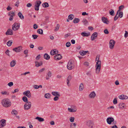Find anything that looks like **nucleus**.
<instances>
[{
  "mask_svg": "<svg viewBox=\"0 0 128 128\" xmlns=\"http://www.w3.org/2000/svg\"><path fill=\"white\" fill-rule=\"evenodd\" d=\"M99 57L100 56L98 55L96 56V63L95 66L96 68V72L97 74L99 73L101 68V61L99 60Z\"/></svg>",
  "mask_w": 128,
  "mask_h": 128,
  "instance_id": "nucleus-1",
  "label": "nucleus"
},
{
  "mask_svg": "<svg viewBox=\"0 0 128 128\" xmlns=\"http://www.w3.org/2000/svg\"><path fill=\"white\" fill-rule=\"evenodd\" d=\"M2 103L3 106L5 107H9L11 105V102L8 98L3 99L2 102Z\"/></svg>",
  "mask_w": 128,
  "mask_h": 128,
  "instance_id": "nucleus-2",
  "label": "nucleus"
},
{
  "mask_svg": "<svg viewBox=\"0 0 128 128\" xmlns=\"http://www.w3.org/2000/svg\"><path fill=\"white\" fill-rule=\"evenodd\" d=\"M74 61L72 60H70L68 63L67 68L69 70H71L73 69L74 67Z\"/></svg>",
  "mask_w": 128,
  "mask_h": 128,
  "instance_id": "nucleus-3",
  "label": "nucleus"
},
{
  "mask_svg": "<svg viewBox=\"0 0 128 128\" xmlns=\"http://www.w3.org/2000/svg\"><path fill=\"white\" fill-rule=\"evenodd\" d=\"M106 122L107 123L109 124H110L112 123L113 125H116V121L114 120V118L112 117L108 118L106 119Z\"/></svg>",
  "mask_w": 128,
  "mask_h": 128,
  "instance_id": "nucleus-4",
  "label": "nucleus"
},
{
  "mask_svg": "<svg viewBox=\"0 0 128 128\" xmlns=\"http://www.w3.org/2000/svg\"><path fill=\"white\" fill-rule=\"evenodd\" d=\"M41 3V2L40 0H36V1L34 5V9L35 10H39V7Z\"/></svg>",
  "mask_w": 128,
  "mask_h": 128,
  "instance_id": "nucleus-5",
  "label": "nucleus"
},
{
  "mask_svg": "<svg viewBox=\"0 0 128 128\" xmlns=\"http://www.w3.org/2000/svg\"><path fill=\"white\" fill-rule=\"evenodd\" d=\"M86 125L89 128H92L93 124H94L93 122L91 120H88L86 121L85 122Z\"/></svg>",
  "mask_w": 128,
  "mask_h": 128,
  "instance_id": "nucleus-6",
  "label": "nucleus"
},
{
  "mask_svg": "<svg viewBox=\"0 0 128 128\" xmlns=\"http://www.w3.org/2000/svg\"><path fill=\"white\" fill-rule=\"evenodd\" d=\"M31 106V103L30 102H26L24 105V109L25 110H28L30 108Z\"/></svg>",
  "mask_w": 128,
  "mask_h": 128,
  "instance_id": "nucleus-7",
  "label": "nucleus"
},
{
  "mask_svg": "<svg viewBox=\"0 0 128 128\" xmlns=\"http://www.w3.org/2000/svg\"><path fill=\"white\" fill-rule=\"evenodd\" d=\"M20 23H15L12 26V29L14 30H18L20 26Z\"/></svg>",
  "mask_w": 128,
  "mask_h": 128,
  "instance_id": "nucleus-8",
  "label": "nucleus"
},
{
  "mask_svg": "<svg viewBox=\"0 0 128 128\" xmlns=\"http://www.w3.org/2000/svg\"><path fill=\"white\" fill-rule=\"evenodd\" d=\"M71 108H68V111L71 112H75L77 110L76 106H71Z\"/></svg>",
  "mask_w": 128,
  "mask_h": 128,
  "instance_id": "nucleus-9",
  "label": "nucleus"
},
{
  "mask_svg": "<svg viewBox=\"0 0 128 128\" xmlns=\"http://www.w3.org/2000/svg\"><path fill=\"white\" fill-rule=\"evenodd\" d=\"M116 42L113 40H110L109 42V47L110 49H113L114 47V45Z\"/></svg>",
  "mask_w": 128,
  "mask_h": 128,
  "instance_id": "nucleus-10",
  "label": "nucleus"
},
{
  "mask_svg": "<svg viewBox=\"0 0 128 128\" xmlns=\"http://www.w3.org/2000/svg\"><path fill=\"white\" fill-rule=\"evenodd\" d=\"M12 50L16 52H19L22 50V46H20L13 48Z\"/></svg>",
  "mask_w": 128,
  "mask_h": 128,
  "instance_id": "nucleus-11",
  "label": "nucleus"
},
{
  "mask_svg": "<svg viewBox=\"0 0 128 128\" xmlns=\"http://www.w3.org/2000/svg\"><path fill=\"white\" fill-rule=\"evenodd\" d=\"M23 94L24 95L27 96L28 98H30L31 96V94L29 90H27L24 92Z\"/></svg>",
  "mask_w": 128,
  "mask_h": 128,
  "instance_id": "nucleus-12",
  "label": "nucleus"
},
{
  "mask_svg": "<svg viewBox=\"0 0 128 128\" xmlns=\"http://www.w3.org/2000/svg\"><path fill=\"white\" fill-rule=\"evenodd\" d=\"M6 120L3 119L0 121V128H2L6 124Z\"/></svg>",
  "mask_w": 128,
  "mask_h": 128,
  "instance_id": "nucleus-13",
  "label": "nucleus"
},
{
  "mask_svg": "<svg viewBox=\"0 0 128 128\" xmlns=\"http://www.w3.org/2000/svg\"><path fill=\"white\" fill-rule=\"evenodd\" d=\"M98 33L97 32H95L92 35L91 37V39L92 40H94L95 39L94 38H96L97 37Z\"/></svg>",
  "mask_w": 128,
  "mask_h": 128,
  "instance_id": "nucleus-14",
  "label": "nucleus"
},
{
  "mask_svg": "<svg viewBox=\"0 0 128 128\" xmlns=\"http://www.w3.org/2000/svg\"><path fill=\"white\" fill-rule=\"evenodd\" d=\"M62 58V56L60 54H58L55 56L54 57V59L56 60H59Z\"/></svg>",
  "mask_w": 128,
  "mask_h": 128,
  "instance_id": "nucleus-15",
  "label": "nucleus"
},
{
  "mask_svg": "<svg viewBox=\"0 0 128 128\" xmlns=\"http://www.w3.org/2000/svg\"><path fill=\"white\" fill-rule=\"evenodd\" d=\"M58 53V51L56 49H54L52 50L50 52V54L52 55H54L57 54Z\"/></svg>",
  "mask_w": 128,
  "mask_h": 128,
  "instance_id": "nucleus-16",
  "label": "nucleus"
},
{
  "mask_svg": "<svg viewBox=\"0 0 128 128\" xmlns=\"http://www.w3.org/2000/svg\"><path fill=\"white\" fill-rule=\"evenodd\" d=\"M6 35H12L13 34L12 30L10 29H8L6 33Z\"/></svg>",
  "mask_w": 128,
  "mask_h": 128,
  "instance_id": "nucleus-17",
  "label": "nucleus"
},
{
  "mask_svg": "<svg viewBox=\"0 0 128 128\" xmlns=\"http://www.w3.org/2000/svg\"><path fill=\"white\" fill-rule=\"evenodd\" d=\"M52 73L50 71H49L47 73L46 77V80H48L51 76Z\"/></svg>",
  "mask_w": 128,
  "mask_h": 128,
  "instance_id": "nucleus-18",
  "label": "nucleus"
},
{
  "mask_svg": "<svg viewBox=\"0 0 128 128\" xmlns=\"http://www.w3.org/2000/svg\"><path fill=\"white\" fill-rule=\"evenodd\" d=\"M119 98L121 100H126L128 99V96L123 94L119 96H118Z\"/></svg>",
  "mask_w": 128,
  "mask_h": 128,
  "instance_id": "nucleus-19",
  "label": "nucleus"
},
{
  "mask_svg": "<svg viewBox=\"0 0 128 128\" xmlns=\"http://www.w3.org/2000/svg\"><path fill=\"white\" fill-rule=\"evenodd\" d=\"M102 21L104 23L107 24H108L109 21L108 20V19L104 17H103L102 18Z\"/></svg>",
  "mask_w": 128,
  "mask_h": 128,
  "instance_id": "nucleus-20",
  "label": "nucleus"
},
{
  "mask_svg": "<svg viewBox=\"0 0 128 128\" xmlns=\"http://www.w3.org/2000/svg\"><path fill=\"white\" fill-rule=\"evenodd\" d=\"M81 34L83 36L87 37L90 36V32L86 33L85 32H82Z\"/></svg>",
  "mask_w": 128,
  "mask_h": 128,
  "instance_id": "nucleus-21",
  "label": "nucleus"
},
{
  "mask_svg": "<svg viewBox=\"0 0 128 128\" xmlns=\"http://www.w3.org/2000/svg\"><path fill=\"white\" fill-rule=\"evenodd\" d=\"M96 95L95 92L94 91L91 92L89 95V97L90 98H94Z\"/></svg>",
  "mask_w": 128,
  "mask_h": 128,
  "instance_id": "nucleus-22",
  "label": "nucleus"
},
{
  "mask_svg": "<svg viewBox=\"0 0 128 128\" xmlns=\"http://www.w3.org/2000/svg\"><path fill=\"white\" fill-rule=\"evenodd\" d=\"M52 94L53 96H60V94L58 92H52Z\"/></svg>",
  "mask_w": 128,
  "mask_h": 128,
  "instance_id": "nucleus-23",
  "label": "nucleus"
},
{
  "mask_svg": "<svg viewBox=\"0 0 128 128\" xmlns=\"http://www.w3.org/2000/svg\"><path fill=\"white\" fill-rule=\"evenodd\" d=\"M35 66L36 67H38L41 65L42 64V61H40V62H35Z\"/></svg>",
  "mask_w": 128,
  "mask_h": 128,
  "instance_id": "nucleus-24",
  "label": "nucleus"
},
{
  "mask_svg": "<svg viewBox=\"0 0 128 128\" xmlns=\"http://www.w3.org/2000/svg\"><path fill=\"white\" fill-rule=\"evenodd\" d=\"M35 119L37 120L40 122H42L44 121L43 118L38 116L36 117Z\"/></svg>",
  "mask_w": 128,
  "mask_h": 128,
  "instance_id": "nucleus-25",
  "label": "nucleus"
},
{
  "mask_svg": "<svg viewBox=\"0 0 128 128\" xmlns=\"http://www.w3.org/2000/svg\"><path fill=\"white\" fill-rule=\"evenodd\" d=\"M10 66L11 67H14L16 64V61L13 60L10 62Z\"/></svg>",
  "mask_w": 128,
  "mask_h": 128,
  "instance_id": "nucleus-26",
  "label": "nucleus"
},
{
  "mask_svg": "<svg viewBox=\"0 0 128 128\" xmlns=\"http://www.w3.org/2000/svg\"><path fill=\"white\" fill-rule=\"evenodd\" d=\"M8 15L10 16V17L13 18V16L15 15L14 12H10L8 13Z\"/></svg>",
  "mask_w": 128,
  "mask_h": 128,
  "instance_id": "nucleus-27",
  "label": "nucleus"
},
{
  "mask_svg": "<svg viewBox=\"0 0 128 128\" xmlns=\"http://www.w3.org/2000/svg\"><path fill=\"white\" fill-rule=\"evenodd\" d=\"M18 15L21 19L23 20L24 19V16L21 12H19L18 13Z\"/></svg>",
  "mask_w": 128,
  "mask_h": 128,
  "instance_id": "nucleus-28",
  "label": "nucleus"
},
{
  "mask_svg": "<svg viewBox=\"0 0 128 128\" xmlns=\"http://www.w3.org/2000/svg\"><path fill=\"white\" fill-rule=\"evenodd\" d=\"M44 58L46 60H48L50 58V56L46 53L44 54Z\"/></svg>",
  "mask_w": 128,
  "mask_h": 128,
  "instance_id": "nucleus-29",
  "label": "nucleus"
},
{
  "mask_svg": "<svg viewBox=\"0 0 128 128\" xmlns=\"http://www.w3.org/2000/svg\"><path fill=\"white\" fill-rule=\"evenodd\" d=\"M88 52V51H82V52H79V53L80 54L84 56Z\"/></svg>",
  "mask_w": 128,
  "mask_h": 128,
  "instance_id": "nucleus-30",
  "label": "nucleus"
},
{
  "mask_svg": "<svg viewBox=\"0 0 128 128\" xmlns=\"http://www.w3.org/2000/svg\"><path fill=\"white\" fill-rule=\"evenodd\" d=\"M42 6L44 7L45 8H47L49 6L47 2H44L42 4Z\"/></svg>",
  "mask_w": 128,
  "mask_h": 128,
  "instance_id": "nucleus-31",
  "label": "nucleus"
},
{
  "mask_svg": "<svg viewBox=\"0 0 128 128\" xmlns=\"http://www.w3.org/2000/svg\"><path fill=\"white\" fill-rule=\"evenodd\" d=\"M76 123H71L70 125V127L71 128H76Z\"/></svg>",
  "mask_w": 128,
  "mask_h": 128,
  "instance_id": "nucleus-32",
  "label": "nucleus"
},
{
  "mask_svg": "<svg viewBox=\"0 0 128 128\" xmlns=\"http://www.w3.org/2000/svg\"><path fill=\"white\" fill-rule=\"evenodd\" d=\"M84 89V85L82 83H81L79 86V90L80 91H82Z\"/></svg>",
  "mask_w": 128,
  "mask_h": 128,
  "instance_id": "nucleus-33",
  "label": "nucleus"
},
{
  "mask_svg": "<svg viewBox=\"0 0 128 128\" xmlns=\"http://www.w3.org/2000/svg\"><path fill=\"white\" fill-rule=\"evenodd\" d=\"M80 21L79 18H75L73 22L74 23H78Z\"/></svg>",
  "mask_w": 128,
  "mask_h": 128,
  "instance_id": "nucleus-34",
  "label": "nucleus"
},
{
  "mask_svg": "<svg viewBox=\"0 0 128 128\" xmlns=\"http://www.w3.org/2000/svg\"><path fill=\"white\" fill-rule=\"evenodd\" d=\"M50 96L51 95L49 93L46 94L44 95L45 97L47 98H50Z\"/></svg>",
  "mask_w": 128,
  "mask_h": 128,
  "instance_id": "nucleus-35",
  "label": "nucleus"
},
{
  "mask_svg": "<svg viewBox=\"0 0 128 128\" xmlns=\"http://www.w3.org/2000/svg\"><path fill=\"white\" fill-rule=\"evenodd\" d=\"M119 106L120 108L123 109L124 107V104L123 103H120L119 104Z\"/></svg>",
  "mask_w": 128,
  "mask_h": 128,
  "instance_id": "nucleus-36",
  "label": "nucleus"
},
{
  "mask_svg": "<svg viewBox=\"0 0 128 128\" xmlns=\"http://www.w3.org/2000/svg\"><path fill=\"white\" fill-rule=\"evenodd\" d=\"M60 27V25L59 24H57L56 26L55 27V29L54 30V31L56 32L58 30L59 28Z\"/></svg>",
  "mask_w": 128,
  "mask_h": 128,
  "instance_id": "nucleus-37",
  "label": "nucleus"
},
{
  "mask_svg": "<svg viewBox=\"0 0 128 128\" xmlns=\"http://www.w3.org/2000/svg\"><path fill=\"white\" fill-rule=\"evenodd\" d=\"M23 100L25 102H28L27 98L26 96H24L22 98Z\"/></svg>",
  "mask_w": 128,
  "mask_h": 128,
  "instance_id": "nucleus-38",
  "label": "nucleus"
},
{
  "mask_svg": "<svg viewBox=\"0 0 128 128\" xmlns=\"http://www.w3.org/2000/svg\"><path fill=\"white\" fill-rule=\"evenodd\" d=\"M37 32L40 34H43V30L42 29H38L37 31Z\"/></svg>",
  "mask_w": 128,
  "mask_h": 128,
  "instance_id": "nucleus-39",
  "label": "nucleus"
},
{
  "mask_svg": "<svg viewBox=\"0 0 128 128\" xmlns=\"http://www.w3.org/2000/svg\"><path fill=\"white\" fill-rule=\"evenodd\" d=\"M82 22L84 23V24L86 25L88 24V22L87 20L85 19H84L82 20Z\"/></svg>",
  "mask_w": 128,
  "mask_h": 128,
  "instance_id": "nucleus-40",
  "label": "nucleus"
},
{
  "mask_svg": "<svg viewBox=\"0 0 128 128\" xmlns=\"http://www.w3.org/2000/svg\"><path fill=\"white\" fill-rule=\"evenodd\" d=\"M12 43V40H9L7 43V44L8 46H10Z\"/></svg>",
  "mask_w": 128,
  "mask_h": 128,
  "instance_id": "nucleus-41",
  "label": "nucleus"
},
{
  "mask_svg": "<svg viewBox=\"0 0 128 128\" xmlns=\"http://www.w3.org/2000/svg\"><path fill=\"white\" fill-rule=\"evenodd\" d=\"M18 112L16 110H13L12 112V114H14V115H16L17 114Z\"/></svg>",
  "mask_w": 128,
  "mask_h": 128,
  "instance_id": "nucleus-42",
  "label": "nucleus"
},
{
  "mask_svg": "<svg viewBox=\"0 0 128 128\" xmlns=\"http://www.w3.org/2000/svg\"><path fill=\"white\" fill-rule=\"evenodd\" d=\"M111 11H109V14H110L112 16H113L114 15V11L112 9L110 10Z\"/></svg>",
  "mask_w": 128,
  "mask_h": 128,
  "instance_id": "nucleus-43",
  "label": "nucleus"
},
{
  "mask_svg": "<svg viewBox=\"0 0 128 128\" xmlns=\"http://www.w3.org/2000/svg\"><path fill=\"white\" fill-rule=\"evenodd\" d=\"M1 94L2 95H8L9 94V93L8 92L6 91L1 92Z\"/></svg>",
  "mask_w": 128,
  "mask_h": 128,
  "instance_id": "nucleus-44",
  "label": "nucleus"
},
{
  "mask_svg": "<svg viewBox=\"0 0 128 128\" xmlns=\"http://www.w3.org/2000/svg\"><path fill=\"white\" fill-rule=\"evenodd\" d=\"M74 15L73 14H71L69 15L68 17V19L70 20H72L73 19L72 16H73Z\"/></svg>",
  "mask_w": 128,
  "mask_h": 128,
  "instance_id": "nucleus-45",
  "label": "nucleus"
},
{
  "mask_svg": "<svg viewBox=\"0 0 128 128\" xmlns=\"http://www.w3.org/2000/svg\"><path fill=\"white\" fill-rule=\"evenodd\" d=\"M123 12H120V13H119V14L118 16L120 18H122L123 16Z\"/></svg>",
  "mask_w": 128,
  "mask_h": 128,
  "instance_id": "nucleus-46",
  "label": "nucleus"
},
{
  "mask_svg": "<svg viewBox=\"0 0 128 128\" xmlns=\"http://www.w3.org/2000/svg\"><path fill=\"white\" fill-rule=\"evenodd\" d=\"M113 102L114 104H116L117 103V98H115L113 101Z\"/></svg>",
  "mask_w": 128,
  "mask_h": 128,
  "instance_id": "nucleus-47",
  "label": "nucleus"
},
{
  "mask_svg": "<svg viewBox=\"0 0 128 128\" xmlns=\"http://www.w3.org/2000/svg\"><path fill=\"white\" fill-rule=\"evenodd\" d=\"M70 45L71 44L70 42H68L66 44V46L67 47H70Z\"/></svg>",
  "mask_w": 128,
  "mask_h": 128,
  "instance_id": "nucleus-48",
  "label": "nucleus"
},
{
  "mask_svg": "<svg viewBox=\"0 0 128 128\" xmlns=\"http://www.w3.org/2000/svg\"><path fill=\"white\" fill-rule=\"evenodd\" d=\"M74 117H71L70 118V121L71 122H73L74 121Z\"/></svg>",
  "mask_w": 128,
  "mask_h": 128,
  "instance_id": "nucleus-49",
  "label": "nucleus"
},
{
  "mask_svg": "<svg viewBox=\"0 0 128 128\" xmlns=\"http://www.w3.org/2000/svg\"><path fill=\"white\" fill-rule=\"evenodd\" d=\"M8 84L10 87H11L13 85V83L12 82H10L8 83Z\"/></svg>",
  "mask_w": 128,
  "mask_h": 128,
  "instance_id": "nucleus-50",
  "label": "nucleus"
},
{
  "mask_svg": "<svg viewBox=\"0 0 128 128\" xmlns=\"http://www.w3.org/2000/svg\"><path fill=\"white\" fill-rule=\"evenodd\" d=\"M38 36L37 35H36L34 34L32 35V37L34 39H35L37 38Z\"/></svg>",
  "mask_w": 128,
  "mask_h": 128,
  "instance_id": "nucleus-51",
  "label": "nucleus"
},
{
  "mask_svg": "<svg viewBox=\"0 0 128 128\" xmlns=\"http://www.w3.org/2000/svg\"><path fill=\"white\" fill-rule=\"evenodd\" d=\"M58 97V96H55L54 98V100L55 101L58 100L59 99Z\"/></svg>",
  "mask_w": 128,
  "mask_h": 128,
  "instance_id": "nucleus-52",
  "label": "nucleus"
},
{
  "mask_svg": "<svg viewBox=\"0 0 128 128\" xmlns=\"http://www.w3.org/2000/svg\"><path fill=\"white\" fill-rule=\"evenodd\" d=\"M9 51L8 50H7L5 52V53L8 56H10V55L9 54Z\"/></svg>",
  "mask_w": 128,
  "mask_h": 128,
  "instance_id": "nucleus-53",
  "label": "nucleus"
},
{
  "mask_svg": "<svg viewBox=\"0 0 128 128\" xmlns=\"http://www.w3.org/2000/svg\"><path fill=\"white\" fill-rule=\"evenodd\" d=\"M70 35V33H68L67 34H66L64 36V38H66L68 37V36Z\"/></svg>",
  "mask_w": 128,
  "mask_h": 128,
  "instance_id": "nucleus-54",
  "label": "nucleus"
},
{
  "mask_svg": "<svg viewBox=\"0 0 128 128\" xmlns=\"http://www.w3.org/2000/svg\"><path fill=\"white\" fill-rule=\"evenodd\" d=\"M104 33L106 34H108L109 33V32L108 31V30L107 29H105L104 30Z\"/></svg>",
  "mask_w": 128,
  "mask_h": 128,
  "instance_id": "nucleus-55",
  "label": "nucleus"
},
{
  "mask_svg": "<svg viewBox=\"0 0 128 128\" xmlns=\"http://www.w3.org/2000/svg\"><path fill=\"white\" fill-rule=\"evenodd\" d=\"M38 28V26L36 24H34L33 26V28L34 29H36L37 28Z\"/></svg>",
  "mask_w": 128,
  "mask_h": 128,
  "instance_id": "nucleus-56",
  "label": "nucleus"
},
{
  "mask_svg": "<svg viewBox=\"0 0 128 128\" xmlns=\"http://www.w3.org/2000/svg\"><path fill=\"white\" fill-rule=\"evenodd\" d=\"M72 78V76H69L67 80V81H70Z\"/></svg>",
  "mask_w": 128,
  "mask_h": 128,
  "instance_id": "nucleus-57",
  "label": "nucleus"
},
{
  "mask_svg": "<svg viewBox=\"0 0 128 128\" xmlns=\"http://www.w3.org/2000/svg\"><path fill=\"white\" fill-rule=\"evenodd\" d=\"M128 36V32L125 31V33L124 34V36L125 38H126Z\"/></svg>",
  "mask_w": 128,
  "mask_h": 128,
  "instance_id": "nucleus-58",
  "label": "nucleus"
},
{
  "mask_svg": "<svg viewBox=\"0 0 128 128\" xmlns=\"http://www.w3.org/2000/svg\"><path fill=\"white\" fill-rule=\"evenodd\" d=\"M119 17V16L118 15V16L117 15H116L114 18V20H116L118 19Z\"/></svg>",
  "mask_w": 128,
  "mask_h": 128,
  "instance_id": "nucleus-59",
  "label": "nucleus"
},
{
  "mask_svg": "<svg viewBox=\"0 0 128 128\" xmlns=\"http://www.w3.org/2000/svg\"><path fill=\"white\" fill-rule=\"evenodd\" d=\"M19 4V1L18 0L17 1V2L15 4V6H16L18 7V6Z\"/></svg>",
  "mask_w": 128,
  "mask_h": 128,
  "instance_id": "nucleus-60",
  "label": "nucleus"
},
{
  "mask_svg": "<svg viewBox=\"0 0 128 128\" xmlns=\"http://www.w3.org/2000/svg\"><path fill=\"white\" fill-rule=\"evenodd\" d=\"M7 10L8 11H10L12 9V8L10 6H8L6 8Z\"/></svg>",
  "mask_w": 128,
  "mask_h": 128,
  "instance_id": "nucleus-61",
  "label": "nucleus"
},
{
  "mask_svg": "<svg viewBox=\"0 0 128 128\" xmlns=\"http://www.w3.org/2000/svg\"><path fill=\"white\" fill-rule=\"evenodd\" d=\"M84 64L86 66H89V63L88 62H84Z\"/></svg>",
  "mask_w": 128,
  "mask_h": 128,
  "instance_id": "nucleus-62",
  "label": "nucleus"
},
{
  "mask_svg": "<svg viewBox=\"0 0 128 128\" xmlns=\"http://www.w3.org/2000/svg\"><path fill=\"white\" fill-rule=\"evenodd\" d=\"M18 90H19L18 89H16L14 90V91L12 92L13 93H15L18 92Z\"/></svg>",
  "mask_w": 128,
  "mask_h": 128,
  "instance_id": "nucleus-63",
  "label": "nucleus"
},
{
  "mask_svg": "<svg viewBox=\"0 0 128 128\" xmlns=\"http://www.w3.org/2000/svg\"><path fill=\"white\" fill-rule=\"evenodd\" d=\"M34 88L36 89H38L39 88L38 86L35 85L33 86Z\"/></svg>",
  "mask_w": 128,
  "mask_h": 128,
  "instance_id": "nucleus-64",
  "label": "nucleus"
}]
</instances>
